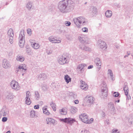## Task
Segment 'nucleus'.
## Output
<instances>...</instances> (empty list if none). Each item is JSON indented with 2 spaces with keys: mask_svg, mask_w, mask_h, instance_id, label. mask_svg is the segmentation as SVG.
<instances>
[{
  "mask_svg": "<svg viewBox=\"0 0 133 133\" xmlns=\"http://www.w3.org/2000/svg\"><path fill=\"white\" fill-rule=\"evenodd\" d=\"M69 1V0H63L59 2L58 8L60 11L62 12L67 11Z\"/></svg>",
  "mask_w": 133,
  "mask_h": 133,
  "instance_id": "f257e3e1",
  "label": "nucleus"
},
{
  "mask_svg": "<svg viewBox=\"0 0 133 133\" xmlns=\"http://www.w3.org/2000/svg\"><path fill=\"white\" fill-rule=\"evenodd\" d=\"M73 21L76 26L78 27H80L79 24H82L83 25H87L88 22L85 18L83 16L75 18L73 19Z\"/></svg>",
  "mask_w": 133,
  "mask_h": 133,
  "instance_id": "f03ea898",
  "label": "nucleus"
},
{
  "mask_svg": "<svg viewBox=\"0 0 133 133\" xmlns=\"http://www.w3.org/2000/svg\"><path fill=\"white\" fill-rule=\"evenodd\" d=\"M79 117L82 121L87 124L91 123L94 120L93 118H91L89 119L88 115L85 113L81 114L79 115Z\"/></svg>",
  "mask_w": 133,
  "mask_h": 133,
  "instance_id": "7ed1b4c3",
  "label": "nucleus"
},
{
  "mask_svg": "<svg viewBox=\"0 0 133 133\" xmlns=\"http://www.w3.org/2000/svg\"><path fill=\"white\" fill-rule=\"evenodd\" d=\"M25 35L24 33V31H21L18 37L19 41V45L21 48L23 47L25 43Z\"/></svg>",
  "mask_w": 133,
  "mask_h": 133,
  "instance_id": "20e7f679",
  "label": "nucleus"
},
{
  "mask_svg": "<svg viewBox=\"0 0 133 133\" xmlns=\"http://www.w3.org/2000/svg\"><path fill=\"white\" fill-rule=\"evenodd\" d=\"M68 58L67 55H63L59 56L58 59V62L60 64L62 65L67 63L68 62L67 60Z\"/></svg>",
  "mask_w": 133,
  "mask_h": 133,
  "instance_id": "39448f33",
  "label": "nucleus"
},
{
  "mask_svg": "<svg viewBox=\"0 0 133 133\" xmlns=\"http://www.w3.org/2000/svg\"><path fill=\"white\" fill-rule=\"evenodd\" d=\"M14 35V31L12 29H9L8 32V37L9 41L11 44L13 42V37Z\"/></svg>",
  "mask_w": 133,
  "mask_h": 133,
  "instance_id": "423d86ee",
  "label": "nucleus"
},
{
  "mask_svg": "<svg viewBox=\"0 0 133 133\" xmlns=\"http://www.w3.org/2000/svg\"><path fill=\"white\" fill-rule=\"evenodd\" d=\"M11 88L16 91L19 90L20 88V86L17 82L15 80H12L10 84Z\"/></svg>",
  "mask_w": 133,
  "mask_h": 133,
  "instance_id": "0eeeda50",
  "label": "nucleus"
},
{
  "mask_svg": "<svg viewBox=\"0 0 133 133\" xmlns=\"http://www.w3.org/2000/svg\"><path fill=\"white\" fill-rule=\"evenodd\" d=\"M60 120L70 125H71L75 121L74 119L70 118H66L64 119H60Z\"/></svg>",
  "mask_w": 133,
  "mask_h": 133,
  "instance_id": "6e6552de",
  "label": "nucleus"
},
{
  "mask_svg": "<svg viewBox=\"0 0 133 133\" xmlns=\"http://www.w3.org/2000/svg\"><path fill=\"white\" fill-rule=\"evenodd\" d=\"M86 65L85 64H79L77 68V69L79 73H83L84 71V68L86 66Z\"/></svg>",
  "mask_w": 133,
  "mask_h": 133,
  "instance_id": "1a4fd4ad",
  "label": "nucleus"
},
{
  "mask_svg": "<svg viewBox=\"0 0 133 133\" xmlns=\"http://www.w3.org/2000/svg\"><path fill=\"white\" fill-rule=\"evenodd\" d=\"M17 69L16 71V72H19V71L25 72L26 70V66L25 64L20 65Z\"/></svg>",
  "mask_w": 133,
  "mask_h": 133,
  "instance_id": "9d476101",
  "label": "nucleus"
},
{
  "mask_svg": "<svg viewBox=\"0 0 133 133\" xmlns=\"http://www.w3.org/2000/svg\"><path fill=\"white\" fill-rule=\"evenodd\" d=\"M98 46L103 50H104L106 49L107 48L106 43L103 41H98Z\"/></svg>",
  "mask_w": 133,
  "mask_h": 133,
  "instance_id": "9b49d317",
  "label": "nucleus"
},
{
  "mask_svg": "<svg viewBox=\"0 0 133 133\" xmlns=\"http://www.w3.org/2000/svg\"><path fill=\"white\" fill-rule=\"evenodd\" d=\"M2 66L5 69H7L10 67L11 65L9 62L6 59H4L3 62Z\"/></svg>",
  "mask_w": 133,
  "mask_h": 133,
  "instance_id": "f8f14e48",
  "label": "nucleus"
},
{
  "mask_svg": "<svg viewBox=\"0 0 133 133\" xmlns=\"http://www.w3.org/2000/svg\"><path fill=\"white\" fill-rule=\"evenodd\" d=\"M85 100L87 103L91 104L93 103L95 99L92 96H87L85 98Z\"/></svg>",
  "mask_w": 133,
  "mask_h": 133,
  "instance_id": "ddd939ff",
  "label": "nucleus"
},
{
  "mask_svg": "<svg viewBox=\"0 0 133 133\" xmlns=\"http://www.w3.org/2000/svg\"><path fill=\"white\" fill-rule=\"evenodd\" d=\"M101 94L102 98H104L107 96L108 95L107 89L106 87H105L102 89Z\"/></svg>",
  "mask_w": 133,
  "mask_h": 133,
  "instance_id": "4468645a",
  "label": "nucleus"
},
{
  "mask_svg": "<svg viewBox=\"0 0 133 133\" xmlns=\"http://www.w3.org/2000/svg\"><path fill=\"white\" fill-rule=\"evenodd\" d=\"M32 41H33L32 40L30 39V40L32 46L35 49H39L40 47V45L38 43L32 42Z\"/></svg>",
  "mask_w": 133,
  "mask_h": 133,
  "instance_id": "2eb2a0df",
  "label": "nucleus"
},
{
  "mask_svg": "<svg viewBox=\"0 0 133 133\" xmlns=\"http://www.w3.org/2000/svg\"><path fill=\"white\" fill-rule=\"evenodd\" d=\"M80 82L81 83V85L80 86L81 88L85 90H87L88 88V86L85 82L82 80H81Z\"/></svg>",
  "mask_w": 133,
  "mask_h": 133,
  "instance_id": "dca6fc26",
  "label": "nucleus"
},
{
  "mask_svg": "<svg viewBox=\"0 0 133 133\" xmlns=\"http://www.w3.org/2000/svg\"><path fill=\"white\" fill-rule=\"evenodd\" d=\"M47 124L52 123L54 125H55L57 124V121L54 119L51 118H47L46 119Z\"/></svg>",
  "mask_w": 133,
  "mask_h": 133,
  "instance_id": "f3484780",
  "label": "nucleus"
},
{
  "mask_svg": "<svg viewBox=\"0 0 133 133\" xmlns=\"http://www.w3.org/2000/svg\"><path fill=\"white\" fill-rule=\"evenodd\" d=\"M108 109L111 111H112L114 112H115V108L114 104L112 102H110L108 104Z\"/></svg>",
  "mask_w": 133,
  "mask_h": 133,
  "instance_id": "a211bd4d",
  "label": "nucleus"
},
{
  "mask_svg": "<svg viewBox=\"0 0 133 133\" xmlns=\"http://www.w3.org/2000/svg\"><path fill=\"white\" fill-rule=\"evenodd\" d=\"M90 12L93 16L97 13V10L96 8L93 6H91L90 8Z\"/></svg>",
  "mask_w": 133,
  "mask_h": 133,
  "instance_id": "6ab92c4d",
  "label": "nucleus"
},
{
  "mask_svg": "<svg viewBox=\"0 0 133 133\" xmlns=\"http://www.w3.org/2000/svg\"><path fill=\"white\" fill-rule=\"evenodd\" d=\"M95 62L97 66H99L98 69H99L101 68L102 65L101 62L98 58H96L95 61Z\"/></svg>",
  "mask_w": 133,
  "mask_h": 133,
  "instance_id": "aec40b11",
  "label": "nucleus"
},
{
  "mask_svg": "<svg viewBox=\"0 0 133 133\" xmlns=\"http://www.w3.org/2000/svg\"><path fill=\"white\" fill-rule=\"evenodd\" d=\"M79 41L81 43H84L86 41V38L83 35H80L78 37Z\"/></svg>",
  "mask_w": 133,
  "mask_h": 133,
  "instance_id": "412c9836",
  "label": "nucleus"
},
{
  "mask_svg": "<svg viewBox=\"0 0 133 133\" xmlns=\"http://www.w3.org/2000/svg\"><path fill=\"white\" fill-rule=\"evenodd\" d=\"M123 89L124 91L125 95H127L128 94L129 90L128 86L127 85V84L126 83H125L124 84Z\"/></svg>",
  "mask_w": 133,
  "mask_h": 133,
  "instance_id": "4be33fe9",
  "label": "nucleus"
},
{
  "mask_svg": "<svg viewBox=\"0 0 133 133\" xmlns=\"http://www.w3.org/2000/svg\"><path fill=\"white\" fill-rule=\"evenodd\" d=\"M46 76L45 74H41L39 75L38 77V78L39 79L43 80L46 78Z\"/></svg>",
  "mask_w": 133,
  "mask_h": 133,
  "instance_id": "5701e85b",
  "label": "nucleus"
},
{
  "mask_svg": "<svg viewBox=\"0 0 133 133\" xmlns=\"http://www.w3.org/2000/svg\"><path fill=\"white\" fill-rule=\"evenodd\" d=\"M112 13L111 11L108 10L105 13V15L106 17L110 18L112 16Z\"/></svg>",
  "mask_w": 133,
  "mask_h": 133,
  "instance_id": "b1692460",
  "label": "nucleus"
},
{
  "mask_svg": "<svg viewBox=\"0 0 133 133\" xmlns=\"http://www.w3.org/2000/svg\"><path fill=\"white\" fill-rule=\"evenodd\" d=\"M47 107V106H46L45 107H44L43 108V112L47 115H50V113L47 110L46 108Z\"/></svg>",
  "mask_w": 133,
  "mask_h": 133,
  "instance_id": "393cba45",
  "label": "nucleus"
},
{
  "mask_svg": "<svg viewBox=\"0 0 133 133\" xmlns=\"http://www.w3.org/2000/svg\"><path fill=\"white\" fill-rule=\"evenodd\" d=\"M16 60L18 61L23 62L24 60V58L22 56L18 55L16 57Z\"/></svg>",
  "mask_w": 133,
  "mask_h": 133,
  "instance_id": "a878e982",
  "label": "nucleus"
},
{
  "mask_svg": "<svg viewBox=\"0 0 133 133\" xmlns=\"http://www.w3.org/2000/svg\"><path fill=\"white\" fill-rule=\"evenodd\" d=\"M30 116L32 118H36L38 116L36 114L34 110H31L30 112Z\"/></svg>",
  "mask_w": 133,
  "mask_h": 133,
  "instance_id": "bb28decb",
  "label": "nucleus"
},
{
  "mask_svg": "<svg viewBox=\"0 0 133 133\" xmlns=\"http://www.w3.org/2000/svg\"><path fill=\"white\" fill-rule=\"evenodd\" d=\"M81 48L82 50L86 51H91V49L90 48L84 45H83L81 47Z\"/></svg>",
  "mask_w": 133,
  "mask_h": 133,
  "instance_id": "cd10ccee",
  "label": "nucleus"
},
{
  "mask_svg": "<svg viewBox=\"0 0 133 133\" xmlns=\"http://www.w3.org/2000/svg\"><path fill=\"white\" fill-rule=\"evenodd\" d=\"M59 113L62 115H65L67 113L66 109L65 108H62L59 110Z\"/></svg>",
  "mask_w": 133,
  "mask_h": 133,
  "instance_id": "c85d7f7f",
  "label": "nucleus"
},
{
  "mask_svg": "<svg viewBox=\"0 0 133 133\" xmlns=\"http://www.w3.org/2000/svg\"><path fill=\"white\" fill-rule=\"evenodd\" d=\"M64 78L66 82L67 83H69L71 81V78H70L69 76L68 75H65Z\"/></svg>",
  "mask_w": 133,
  "mask_h": 133,
  "instance_id": "c756f323",
  "label": "nucleus"
},
{
  "mask_svg": "<svg viewBox=\"0 0 133 133\" xmlns=\"http://www.w3.org/2000/svg\"><path fill=\"white\" fill-rule=\"evenodd\" d=\"M50 104L53 110L54 111H55L56 110V105L52 101L50 102Z\"/></svg>",
  "mask_w": 133,
  "mask_h": 133,
  "instance_id": "7c9ffc66",
  "label": "nucleus"
},
{
  "mask_svg": "<svg viewBox=\"0 0 133 133\" xmlns=\"http://www.w3.org/2000/svg\"><path fill=\"white\" fill-rule=\"evenodd\" d=\"M108 75H110L111 79L112 80H114L113 79L114 77L113 74L112 70L110 69H109L108 70Z\"/></svg>",
  "mask_w": 133,
  "mask_h": 133,
  "instance_id": "2f4dec72",
  "label": "nucleus"
},
{
  "mask_svg": "<svg viewBox=\"0 0 133 133\" xmlns=\"http://www.w3.org/2000/svg\"><path fill=\"white\" fill-rule=\"evenodd\" d=\"M32 3L30 2H29L28 3L26 4V7L29 10L31 9L32 6Z\"/></svg>",
  "mask_w": 133,
  "mask_h": 133,
  "instance_id": "473e14b6",
  "label": "nucleus"
},
{
  "mask_svg": "<svg viewBox=\"0 0 133 133\" xmlns=\"http://www.w3.org/2000/svg\"><path fill=\"white\" fill-rule=\"evenodd\" d=\"M35 97L36 99L37 100L40 98V97L38 92L37 91H36L35 92Z\"/></svg>",
  "mask_w": 133,
  "mask_h": 133,
  "instance_id": "72a5a7b5",
  "label": "nucleus"
},
{
  "mask_svg": "<svg viewBox=\"0 0 133 133\" xmlns=\"http://www.w3.org/2000/svg\"><path fill=\"white\" fill-rule=\"evenodd\" d=\"M76 108L75 107H72L70 109V111L71 113L74 114L76 111Z\"/></svg>",
  "mask_w": 133,
  "mask_h": 133,
  "instance_id": "f704fd0d",
  "label": "nucleus"
},
{
  "mask_svg": "<svg viewBox=\"0 0 133 133\" xmlns=\"http://www.w3.org/2000/svg\"><path fill=\"white\" fill-rule=\"evenodd\" d=\"M42 88L44 91H45L47 90V85L44 84H43L41 85Z\"/></svg>",
  "mask_w": 133,
  "mask_h": 133,
  "instance_id": "c9c22d12",
  "label": "nucleus"
},
{
  "mask_svg": "<svg viewBox=\"0 0 133 133\" xmlns=\"http://www.w3.org/2000/svg\"><path fill=\"white\" fill-rule=\"evenodd\" d=\"M25 103L28 105H30L31 104V102L30 100V98H25Z\"/></svg>",
  "mask_w": 133,
  "mask_h": 133,
  "instance_id": "e433bc0d",
  "label": "nucleus"
},
{
  "mask_svg": "<svg viewBox=\"0 0 133 133\" xmlns=\"http://www.w3.org/2000/svg\"><path fill=\"white\" fill-rule=\"evenodd\" d=\"M31 95L30 94V92L29 91H27L26 92V97L25 98H30L31 96Z\"/></svg>",
  "mask_w": 133,
  "mask_h": 133,
  "instance_id": "4c0bfd02",
  "label": "nucleus"
},
{
  "mask_svg": "<svg viewBox=\"0 0 133 133\" xmlns=\"http://www.w3.org/2000/svg\"><path fill=\"white\" fill-rule=\"evenodd\" d=\"M55 38L54 36H51L48 39L50 42L52 43L54 40L55 39Z\"/></svg>",
  "mask_w": 133,
  "mask_h": 133,
  "instance_id": "58836bf2",
  "label": "nucleus"
},
{
  "mask_svg": "<svg viewBox=\"0 0 133 133\" xmlns=\"http://www.w3.org/2000/svg\"><path fill=\"white\" fill-rule=\"evenodd\" d=\"M14 96L11 94L8 95L6 97V98L8 99H11L13 98Z\"/></svg>",
  "mask_w": 133,
  "mask_h": 133,
  "instance_id": "ea45409f",
  "label": "nucleus"
},
{
  "mask_svg": "<svg viewBox=\"0 0 133 133\" xmlns=\"http://www.w3.org/2000/svg\"><path fill=\"white\" fill-rule=\"evenodd\" d=\"M61 42V40H57L55 39L54 40L52 43H59Z\"/></svg>",
  "mask_w": 133,
  "mask_h": 133,
  "instance_id": "a19ab883",
  "label": "nucleus"
},
{
  "mask_svg": "<svg viewBox=\"0 0 133 133\" xmlns=\"http://www.w3.org/2000/svg\"><path fill=\"white\" fill-rule=\"evenodd\" d=\"M82 30L83 32H87L88 31V29L86 27L83 28L82 29Z\"/></svg>",
  "mask_w": 133,
  "mask_h": 133,
  "instance_id": "79ce46f5",
  "label": "nucleus"
},
{
  "mask_svg": "<svg viewBox=\"0 0 133 133\" xmlns=\"http://www.w3.org/2000/svg\"><path fill=\"white\" fill-rule=\"evenodd\" d=\"M64 24L66 26H69L70 25L71 23L69 21H66L65 22Z\"/></svg>",
  "mask_w": 133,
  "mask_h": 133,
  "instance_id": "37998d69",
  "label": "nucleus"
},
{
  "mask_svg": "<svg viewBox=\"0 0 133 133\" xmlns=\"http://www.w3.org/2000/svg\"><path fill=\"white\" fill-rule=\"evenodd\" d=\"M9 114V111L8 110H6L5 111H4V112L3 114V115L4 116H6V115H8Z\"/></svg>",
  "mask_w": 133,
  "mask_h": 133,
  "instance_id": "c03bdc74",
  "label": "nucleus"
},
{
  "mask_svg": "<svg viewBox=\"0 0 133 133\" xmlns=\"http://www.w3.org/2000/svg\"><path fill=\"white\" fill-rule=\"evenodd\" d=\"M89 132L88 130L85 129H84L81 131V133H89Z\"/></svg>",
  "mask_w": 133,
  "mask_h": 133,
  "instance_id": "a18cd8bd",
  "label": "nucleus"
},
{
  "mask_svg": "<svg viewBox=\"0 0 133 133\" xmlns=\"http://www.w3.org/2000/svg\"><path fill=\"white\" fill-rule=\"evenodd\" d=\"M119 94L118 92H114L113 95L115 97H117L118 96Z\"/></svg>",
  "mask_w": 133,
  "mask_h": 133,
  "instance_id": "49530a36",
  "label": "nucleus"
},
{
  "mask_svg": "<svg viewBox=\"0 0 133 133\" xmlns=\"http://www.w3.org/2000/svg\"><path fill=\"white\" fill-rule=\"evenodd\" d=\"M119 131L117 129H113L112 130V133H119Z\"/></svg>",
  "mask_w": 133,
  "mask_h": 133,
  "instance_id": "de8ad7c7",
  "label": "nucleus"
},
{
  "mask_svg": "<svg viewBox=\"0 0 133 133\" xmlns=\"http://www.w3.org/2000/svg\"><path fill=\"white\" fill-rule=\"evenodd\" d=\"M27 32L28 34H29L30 35L31 34V30L30 29H28L27 30Z\"/></svg>",
  "mask_w": 133,
  "mask_h": 133,
  "instance_id": "09e8293b",
  "label": "nucleus"
},
{
  "mask_svg": "<svg viewBox=\"0 0 133 133\" xmlns=\"http://www.w3.org/2000/svg\"><path fill=\"white\" fill-rule=\"evenodd\" d=\"M67 38L69 40H70L72 39V37L70 35H67L66 36Z\"/></svg>",
  "mask_w": 133,
  "mask_h": 133,
  "instance_id": "8fccbe9b",
  "label": "nucleus"
},
{
  "mask_svg": "<svg viewBox=\"0 0 133 133\" xmlns=\"http://www.w3.org/2000/svg\"><path fill=\"white\" fill-rule=\"evenodd\" d=\"M7 120V118L6 117H4L2 119V122H4L6 121Z\"/></svg>",
  "mask_w": 133,
  "mask_h": 133,
  "instance_id": "3c124183",
  "label": "nucleus"
},
{
  "mask_svg": "<svg viewBox=\"0 0 133 133\" xmlns=\"http://www.w3.org/2000/svg\"><path fill=\"white\" fill-rule=\"evenodd\" d=\"M129 121L131 122V124H133V117L129 119Z\"/></svg>",
  "mask_w": 133,
  "mask_h": 133,
  "instance_id": "603ef678",
  "label": "nucleus"
},
{
  "mask_svg": "<svg viewBox=\"0 0 133 133\" xmlns=\"http://www.w3.org/2000/svg\"><path fill=\"white\" fill-rule=\"evenodd\" d=\"M34 108L35 109H38L39 108V105H35L34 107Z\"/></svg>",
  "mask_w": 133,
  "mask_h": 133,
  "instance_id": "864d4df0",
  "label": "nucleus"
},
{
  "mask_svg": "<svg viewBox=\"0 0 133 133\" xmlns=\"http://www.w3.org/2000/svg\"><path fill=\"white\" fill-rule=\"evenodd\" d=\"M101 115L102 117H104L105 116V113L103 111L102 112Z\"/></svg>",
  "mask_w": 133,
  "mask_h": 133,
  "instance_id": "5fc2aeb1",
  "label": "nucleus"
},
{
  "mask_svg": "<svg viewBox=\"0 0 133 133\" xmlns=\"http://www.w3.org/2000/svg\"><path fill=\"white\" fill-rule=\"evenodd\" d=\"M109 120L108 119H106L105 120V122L106 123L108 124H109Z\"/></svg>",
  "mask_w": 133,
  "mask_h": 133,
  "instance_id": "6e6d98bb",
  "label": "nucleus"
},
{
  "mask_svg": "<svg viewBox=\"0 0 133 133\" xmlns=\"http://www.w3.org/2000/svg\"><path fill=\"white\" fill-rule=\"evenodd\" d=\"M12 52H10L8 54V55L9 56H10L12 55Z\"/></svg>",
  "mask_w": 133,
  "mask_h": 133,
  "instance_id": "4d7b16f0",
  "label": "nucleus"
},
{
  "mask_svg": "<svg viewBox=\"0 0 133 133\" xmlns=\"http://www.w3.org/2000/svg\"><path fill=\"white\" fill-rule=\"evenodd\" d=\"M93 67V66L92 65H90L88 67V69H91V68H92Z\"/></svg>",
  "mask_w": 133,
  "mask_h": 133,
  "instance_id": "13d9d810",
  "label": "nucleus"
},
{
  "mask_svg": "<svg viewBox=\"0 0 133 133\" xmlns=\"http://www.w3.org/2000/svg\"><path fill=\"white\" fill-rule=\"evenodd\" d=\"M79 103L78 100H76L75 101V103L76 104H77Z\"/></svg>",
  "mask_w": 133,
  "mask_h": 133,
  "instance_id": "bf43d9fd",
  "label": "nucleus"
},
{
  "mask_svg": "<svg viewBox=\"0 0 133 133\" xmlns=\"http://www.w3.org/2000/svg\"><path fill=\"white\" fill-rule=\"evenodd\" d=\"M116 6L118 8H120L121 7V5L119 4H117Z\"/></svg>",
  "mask_w": 133,
  "mask_h": 133,
  "instance_id": "052dcab7",
  "label": "nucleus"
},
{
  "mask_svg": "<svg viewBox=\"0 0 133 133\" xmlns=\"http://www.w3.org/2000/svg\"><path fill=\"white\" fill-rule=\"evenodd\" d=\"M26 52L27 53H29L30 52V51L29 50H27Z\"/></svg>",
  "mask_w": 133,
  "mask_h": 133,
  "instance_id": "680f3d73",
  "label": "nucleus"
},
{
  "mask_svg": "<svg viewBox=\"0 0 133 133\" xmlns=\"http://www.w3.org/2000/svg\"><path fill=\"white\" fill-rule=\"evenodd\" d=\"M6 133H11V131H8Z\"/></svg>",
  "mask_w": 133,
  "mask_h": 133,
  "instance_id": "e2e57ef3",
  "label": "nucleus"
},
{
  "mask_svg": "<svg viewBox=\"0 0 133 133\" xmlns=\"http://www.w3.org/2000/svg\"><path fill=\"white\" fill-rule=\"evenodd\" d=\"M127 54H128V56L130 55V53L129 52H127Z\"/></svg>",
  "mask_w": 133,
  "mask_h": 133,
  "instance_id": "0e129e2a",
  "label": "nucleus"
},
{
  "mask_svg": "<svg viewBox=\"0 0 133 133\" xmlns=\"http://www.w3.org/2000/svg\"><path fill=\"white\" fill-rule=\"evenodd\" d=\"M128 55H125V56H124V58H126L127 57H128Z\"/></svg>",
  "mask_w": 133,
  "mask_h": 133,
  "instance_id": "69168bd1",
  "label": "nucleus"
},
{
  "mask_svg": "<svg viewBox=\"0 0 133 133\" xmlns=\"http://www.w3.org/2000/svg\"><path fill=\"white\" fill-rule=\"evenodd\" d=\"M119 99L117 101H116L115 102H117L118 103H119Z\"/></svg>",
  "mask_w": 133,
  "mask_h": 133,
  "instance_id": "338daca9",
  "label": "nucleus"
},
{
  "mask_svg": "<svg viewBox=\"0 0 133 133\" xmlns=\"http://www.w3.org/2000/svg\"><path fill=\"white\" fill-rule=\"evenodd\" d=\"M116 47L117 48H119V46H118L117 45V46H116Z\"/></svg>",
  "mask_w": 133,
  "mask_h": 133,
  "instance_id": "774afa93",
  "label": "nucleus"
}]
</instances>
